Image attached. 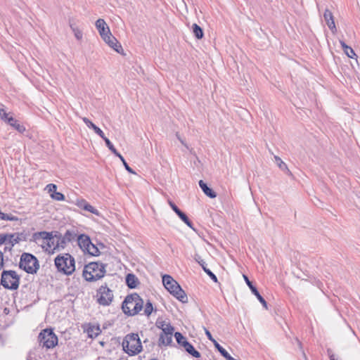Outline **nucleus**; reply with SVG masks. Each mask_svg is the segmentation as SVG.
I'll use <instances>...</instances> for the list:
<instances>
[{
    "mask_svg": "<svg viewBox=\"0 0 360 360\" xmlns=\"http://www.w3.org/2000/svg\"><path fill=\"white\" fill-rule=\"evenodd\" d=\"M106 264L101 262H92L84 266L82 276L88 282L98 281L105 276Z\"/></svg>",
    "mask_w": 360,
    "mask_h": 360,
    "instance_id": "obj_1",
    "label": "nucleus"
},
{
    "mask_svg": "<svg viewBox=\"0 0 360 360\" xmlns=\"http://www.w3.org/2000/svg\"><path fill=\"white\" fill-rule=\"evenodd\" d=\"M143 300L136 292L128 295L122 304V309L124 314L133 316L138 314L143 309Z\"/></svg>",
    "mask_w": 360,
    "mask_h": 360,
    "instance_id": "obj_2",
    "label": "nucleus"
},
{
    "mask_svg": "<svg viewBox=\"0 0 360 360\" xmlns=\"http://www.w3.org/2000/svg\"><path fill=\"white\" fill-rule=\"evenodd\" d=\"M165 288L182 303L188 302V297L181 285L170 276L165 274L162 277Z\"/></svg>",
    "mask_w": 360,
    "mask_h": 360,
    "instance_id": "obj_3",
    "label": "nucleus"
},
{
    "mask_svg": "<svg viewBox=\"0 0 360 360\" xmlns=\"http://www.w3.org/2000/svg\"><path fill=\"white\" fill-rule=\"evenodd\" d=\"M54 263L57 270L65 275L70 276L75 271V258L69 253L58 255Z\"/></svg>",
    "mask_w": 360,
    "mask_h": 360,
    "instance_id": "obj_4",
    "label": "nucleus"
},
{
    "mask_svg": "<svg viewBox=\"0 0 360 360\" xmlns=\"http://www.w3.org/2000/svg\"><path fill=\"white\" fill-rule=\"evenodd\" d=\"M124 352L129 356H134L142 351V345L137 333H130L125 336L122 341Z\"/></svg>",
    "mask_w": 360,
    "mask_h": 360,
    "instance_id": "obj_5",
    "label": "nucleus"
},
{
    "mask_svg": "<svg viewBox=\"0 0 360 360\" xmlns=\"http://www.w3.org/2000/svg\"><path fill=\"white\" fill-rule=\"evenodd\" d=\"M20 276L14 270H3L0 284L5 289L16 290L20 285Z\"/></svg>",
    "mask_w": 360,
    "mask_h": 360,
    "instance_id": "obj_6",
    "label": "nucleus"
},
{
    "mask_svg": "<svg viewBox=\"0 0 360 360\" xmlns=\"http://www.w3.org/2000/svg\"><path fill=\"white\" fill-rule=\"evenodd\" d=\"M39 266V262L34 255L28 252H23L21 255L19 267L27 274H36Z\"/></svg>",
    "mask_w": 360,
    "mask_h": 360,
    "instance_id": "obj_7",
    "label": "nucleus"
},
{
    "mask_svg": "<svg viewBox=\"0 0 360 360\" xmlns=\"http://www.w3.org/2000/svg\"><path fill=\"white\" fill-rule=\"evenodd\" d=\"M39 344L47 349L53 348L58 344V337L53 329L43 330L38 336Z\"/></svg>",
    "mask_w": 360,
    "mask_h": 360,
    "instance_id": "obj_8",
    "label": "nucleus"
},
{
    "mask_svg": "<svg viewBox=\"0 0 360 360\" xmlns=\"http://www.w3.org/2000/svg\"><path fill=\"white\" fill-rule=\"evenodd\" d=\"M97 302L102 306H109L114 298L112 290H111L106 283L102 285L96 290Z\"/></svg>",
    "mask_w": 360,
    "mask_h": 360,
    "instance_id": "obj_9",
    "label": "nucleus"
},
{
    "mask_svg": "<svg viewBox=\"0 0 360 360\" xmlns=\"http://www.w3.org/2000/svg\"><path fill=\"white\" fill-rule=\"evenodd\" d=\"M243 277H244V279L245 281V283L246 284L248 285V286L249 287V288L250 289L252 293L256 296V297L257 298V300L259 301V302L262 304V306L265 308V309H268L267 307V302L266 301L264 300V298L260 295L259 292L258 291L257 288H256L255 285H253L252 282L250 281L248 278V277L245 275H243Z\"/></svg>",
    "mask_w": 360,
    "mask_h": 360,
    "instance_id": "obj_10",
    "label": "nucleus"
},
{
    "mask_svg": "<svg viewBox=\"0 0 360 360\" xmlns=\"http://www.w3.org/2000/svg\"><path fill=\"white\" fill-rule=\"evenodd\" d=\"M105 145L115 156L118 157L120 159L127 171H128L131 174H135V172L133 170V169H131L129 166L124 157L117 150V149L115 148V146L109 139L106 140Z\"/></svg>",
    "mask_w": 360,
    "mask_h": 360,
    "instance_id": "obj_11",
    "label": "nucleus"
},
{
    "mask_svg": "<svg viewBox=\"0 0 360 360\" xmlns=\"http://www.w3.org/2000/svg\"><path fill=\"white\" fill-rule=\"evenodd\" d=\"M77 241L79 248L84 252H86V250L88 249V248L91 247V241L89 236L84 233L78 235Z\"/></svg>",
    "mask_w": 360,
    "mask_h": 360,
    "instance_id": "obj_12",
    "label": "nucleus"
},
{
    "mask_svg": "<svg viewBox=\"0 0 360 360\" xmlns=\"http://www.w3.org/2000/svg\"><path fill=\"white\" fill-rule=\"evenodd\" d=\"M323 18L326 25H328V28L331 30V32L333 33L336 32L337 29L334 21V17L332 12L328 8L325 9V11L323 13Z\"/></svg>",
    "mask_w": 360,
    "mask_h": 360,
    "instance_id": "obj_13",
    "label": "nucleus"
},
{
    "mask_svg": "<svg viewBox=\"0 0 360 360\" xmlns=\"http://www.w3.org/2000/svg\"><path fill=\"white\" fill-rule=\"evenodd\" d=\"M8 235H13V238H8V244L10 245L9 250H12V248L17 243H19L22 240H26L27 234L24 232L21 233H8Z\"/></svg>",
    "mask_w": 360,
    "mask_h": 360,
    "instance_id": "obj_14",
    "label": "nucleus"
},
{
    "mask_svg": "<svg viewBox=\"0 0 360 360\" xmlns=\"http://www.w3.org/2000/svg\"><path fill=\"white\" fill-rule=\"evenodd\" d=\"M82 120L89 129H92L94 132L105 141V143L106 142V140L108 139L105 136L103 131L98 127L94 124L87 117H83Z\"/></svg>",
    "mask_w": 360,
    "mask_h": 360,
    "instance_id": "obj_15",
    "label": "nucleus"
},
{
    "mask_svg": "<svg viewBox=\"0 0 360 360\" xmlns=\"http://www.w3.org/2000/svg\"><path fill=\"white\" fill-rule=\"evenodd\" d=\"M33 240L37 242L40 239L42 240V246L46 241V240H50L52 238V231L51 232H47L45 231H39L33 233L32 235Z\"/></svg>",
    "mask_w": 360,
    "mask_h": 360,
    "instance_id": "obj_16",
    "label": "nucleus"
},
{
    "mask_svg": "<svg viewBox=\"0 0 360 360\" xmlns=\"http://www.w3.org/2000/svg\"><path fill=\"white\" fill-rule=\"evenodd\" d=\"M125 282L127 287L130 289L136 288L140 283L138 278L131 273L127 274L125 277Z\"/></svg>",
    "mask_w": 360,
    "mask_h": 360,
    "instance_id": "obj_17",
    "label": "nucleus"
},
{
    "mask_svg": "<svg viewBox=\"0 0 360 360\" xmlns=\"http://www.w3.org/2000/svg\"><path fill=\"white\" fill-rule=\"evenodd\" d=\"M96 27L101 35V37H103V34L105 33H108L110 34V30L108 27L105 21L103 19L99 18L96 21Z\"/></svg>",
    "mask_w": 360,
    "mask_h": 360,
    "instance_id": "obj_18",
    "label": "nucleus"
},
{
    "mask_svg": "<svg viewBox=\"0 0 360 360\" xmlns=\"http://www.w3.org/2000/svg\"><path fill=\"white\" fill-rule=\"evenodd\" d=\"M200 188L202 189L203 193L210 198H215L217 197V193L203 181L200 180L198 182Z\"/></svg>",
    "mask_w": 360,
    "mask_h": 360,
    "instance_id": "obj_19",
    "label": "nucleus"
},
{
    "mask_svg": "<svg viewBox=\"0 0 360 360\" xmlns=\"http://www.w3.org/2000/svg\"><path fill=\"white\" fill-rule=\"evenodd\" d=\"M4 122L8 123L9 125L13 127L15 129H16L20 133H23L25 131V127L19 124L18 121L13 117H8L6 118Z\"/></svg>",
    "mask_w": 360,
    "mask_h": 360,
    "instance_id": "obj_20",
    "label": "nucleus"
},
{
    "mask_svg": "<svg viewBox=\"0 0 360 360\" xmlns=\"http://www.w3.org/2000/svg\"><path fill=\"white\" fill-rule=\"evenodd\" d=\"M183 347L192 356H193L196 359H199L201 357V354L198 350H196L195 349V347H193V345L191 343H190L188 341L184 342Z\"/></svg>",
    "mask_w": 360,
    "mask_h": 360,
    "instance_id": "obj_21",
    "label": "nucleus"
},
{
    "mask_svg": "<svg viewBox=\"0 0 360 360\" xmlns=\"http://www.w3.org/2000/svg\"><path fill=\"white\" fill-rule=\"evenodd\" d=\"M214 347L226 360H240L232 357L229 352L217 342L214 343Z\"/></svg>",
    "mask_w": 360,
    "mask_h": 360,
    "instance_id": "obj_22",
    "label": "nucleus"
},
{
    "mask_svg": "<svg viewBox=\"0 0 360 360\" xmlns=\"http://www.w3.org/2000/svg\"><path fill=\"white\" fill-rule=\"evenodd\" d=\"M55 236L56 237V241L54 250L59 248H65L68 242L65 240L63 236L58 231H55Z\"/></svg>",
    "mask_w": 360,
    "mask_h": 360,
    "instance_id": "obj_23",
    "label": "nucleus"
},
{
    "mask_svg": "<svg viewBox=\"0 0 360 360\" xmlns=\"http://www.w3.org/2000/svg\"><path fill=\"white\" fill-rule=\"evenodd\" d=\"M193 35L198 39H201L204 37V31L202 28L196 23H193L191 26Z\"/></svg>",
    "mask_w": 360,
    "mask_h": 360,
    "instance_id": "obj_24",
    "label": "nucleus"
},
{
    "mask_svg": "<svg viewBox=\"0 0 360 360\" xmlns=\"http://www.w3.org/2000/svg\"><path fill=\"white\" fill-rule=\"evenodd\" d=\"M172 343V335H165L164 334H160L158 341V345L161 347L162 345H171Z\"/></svg>",
    "mask_w": 360,
    "mask_h": 360,
    "instance_id": "obj_25",
    "label": "nucleus"
},
{
    "mask_svg": "<svg viewBox=\"0 0 360 360\" xmlns=\"http://www.w3.org/2000/svg\"><path fill=\"white\" fill-rule=\"evenodd\" d=\"M275 160L278 167L282 170L285 172L287 174L291 175V172L288 169L286 164L278 156H275Z\"/></svg>",
    "mask_w": 360,
    "mask_h": 360,
    "instance_id": "obj_26",
    "label": "nucleus"
},
{
    "mask_svg": "<svg viewBox=\"0 0 360 360\" xmlns=\"http://www.w3.org/2000/svg\"><path fill=\"white\" fill-rule=\"evenodd\" d=\"M77 235L74 231L68 230L63 235V237L65 238V240L68 241V243L72 242L75 240H77Z\"/></svg>",
    "mask_w": 360,
    "mask_h": 360,
    "instance_id": "obj_27",
    "label": "nucleus"
},
{
    "mask_svg": "<svg viewBox=\"0 0 360 360\" xmlns=\"http://www.w3.org/2000/svg\"><path fill=\"white\" fill-rule=\"evenodd\" d=\"M177 215L188 227H190L193 230H195V229L193 226V222L189 219L188 216L183 211H181Z\"/></svg>",
    "mask_w": 360,
    "mask_h": 360,
    "instance_id": "obj_28",
    "label": "nucleus"
},
{
    "mask_svg": "<svg viewBox=\"0 0 360 360\" xmlns=\"http://www.w3.org/2000/svg\"><path fill=\"white\" fill-rule=\"evenodd\" d=\"M107 44L108 46L111 48H112L116 52L121 53V51H122V47L120 44V43L117 41L116 39V41L110 40L109 41H107Z\"/></svg>",
    "mask_w": 360,
    "mask_h": 360,
    "instance_id": "obj_29",
    "label": "nucleus"
},
{
    "mask_svg": "<svg viewBox=\"0 0 360 360\" xmlns=\"http://www.w3.org/2000/svg\"><path fill=\"white\" fill-rule=\"evenodd\" d=\"M154 310L155 309H154L153 303L151 302V301L150 300H148L146 303V304H145L144 313L143 314L146 316L149 317Z\"/></svg>",
    "mask_w": 360,
    "mask_h": 360,
    "instance_id": "obj_30",
    "label": "nucleus"
},
{
    "mask_svg": "<svg viewBox=\"0 0 360 360\" xmlns=\"http://www.w3.org/2000/svg\"><path fill=\"white\" fill-rule=\"evenodd\" d=\"M86 252L92 256H98L100 255L98 248L92 243L91 247L88 248V249L86 250Z\"/></svg>",
    "mask_w": 360,
    "mask_h": 360,
    "instance_id": "obj_31",
    "label": "nucleus"
},
{
    "mask_svg": "<svg viewBox=\"0 0 360 360\" xmlns=\"http://www.w3.org/2000/svg\"><path fill=\"white\" fill-rule=\"evenodd\" d=\"M174 335L177 343L182 347H184L185 342H188L186 338L180 332H176Z\"/></svg>",
    "mask_w": 360,
    "mask_h": 360,
    "instance_id": "obj_32",
    "label": "nucleus"
},
{
    "mask_svg": "<svg viewBox=\"0 0 360 360\" xmlns=\"http://www.w3.org/2000/svg\"><path fill=\"white\" fill-rule=\"evenodd\" d=\"M174 331V328L170 323H168L165 328H162V332L160 334H164V336L167 335H173Z\"/></svg>",
    "mask_w": 360,
    "mask_h": 360,
    "instance_id": "obj_33",
    "label": "nucleus"
},
{
    "mask_svg": "<svg viewBox=\"0 0 360 360\" xmlns=\"http://www.w3.org/2000/svg\"><path fill=\"white\" fill-rule=\"evenodd\" d=\"M101 333V330L100 329L99 326L97 327H93L90 328V330H88V333L89 337L93 338L94 335L95 337L98 336Z\"/></svg>",
    "mask_w": 360,
    "mask_h": 360,
    "instance_id": "obj_34",
    "label": "nucleus"
},
{
    "mask_svg": "<svg viewBox=\"0 0 360 360\" xmlns=\"http://www.w3.org/2000/svg\"><path fill=\"white\" fill-rule=\"evenodd\" d=\"M56 237L55 236V231H52V238L50 240H46L44 244H46L49 248H51L52 247L54 248L56 245Z\"/></svg>",
    "mask_w": 360,
    "mask_h": 360,
    "instance_id": "obj_35",
    "label": "nucleus"
},
{
    "mask_svg": "<svg viewBox=\"0 0 360 360\" xmlns=\"http://www.w3.org/2000/svg\"><path fill=\"white\" fill-rule=\"evenodd\" d=\"M194 259L200 265L203 271L205 270V269H207V264L201 258V257L198 254H195L194 255Z\"/></svg>",
    "mask_w": 360,
    "mask_h": 360,
    "instance_id": "obj_36",
    "label": "nucleus"
},
{
    "mask_svg": "<svg viewBox=\"0 0 360 360\" xmlns=\"http://www.w3.org/2000/svg\"><path fill=\"white\" fill-rule=\"evenodd\" d=\"M70 26L74 32L75 37L77 38V39L80 40L82 38V31L79 30L77 27L73 26L72 24H70Z\"/></svg>",
    "mask_w": 360,
    "mask_h": 360,
    "instance_id": "obj_37",
    "label": "nucleus"
},
{
    "mask_svg": "<svg viewBox=\"0 0 360 360\" xmlns=\"http://www.w3.org/2000/svg\"><path fill=\"white\" fill-rule=\"evenodd\" d=\"M51 198H53L56 200H58V201L65 200V195L62 193L57 192V191H56L54 193H51Z\"/></svg>",
    "mask_w": 360,
    "mask_h": 360,
    "instance_id": "obj_38",
    "label": "nucleus"
},
{
    "mask_svg": "<svg viewBox=\"0 0 360 360\" xmlns=\"http://www.w3.org/2000/svg\"><path fill=\"white\" fill-rule=\"evenodd\" d=\"M13 235H8V233L0 234V245L2 244H8V238H13Z\"/></svg>",
    "mask_w": 360,
    "mask_h": 360,
    "instance_id": "obj_39",
    "label": "nucleus"
},
{
    "mask_svg": "<svg viewBox=\"0 0 360 360\" xmlns=\"http://www.w3.org/2000/svg\"><path fill=\"white\" fill-rule=\"evenodd\" d=\"M204 271L207 274V275L214 282L218 283V279L217 276L208 268L205 269Z\"/></svg>",
    "mask_w": 360,
    "mask_h": 360,
    "instance_id": "obj_40",
    "label": "nucleus"
},
{
    "mask_svg": "<svg viewBox=\"0 0 360 360\" xmlns=\"http://www.w3.org/2000/svg\"><path fill=\"white\" fill-rule=\"evenodd\" d=\"M84 210L88 211V212H91L92 214H94L96 216L99 215L98 210H96L93 206H91L89 203H87L86 206L85 207V210Z\"/></svg>",
    "mask_w": 360,
    "mask_h": 360,
    "instance_id": "obj_41",
    "label": "nucleus"
},
{
    "mask_svg": "<svg viewBox=\"0 0 360 360\" xmlns=\"http://www.w3.org/2000/svg\"><path fill=\"white\" fill-rule=\"evenodd\" d=\"M168 203L170 206V207L172 209V210L178 214L181 212V210L176 205V204L172 202L171 200H168Z\"/></svg>",
    "mask_w": 360,
    "mask_h": 360,
    "instance_id": "obj_42",
    "label": "nucleus"
},
{
    "mask_svg": "<svg viewBox=\"0 0 360 360\" xmlns=\"http://www.w3.org/2000/svg\"><path fill=\"white\" fill-rule=\"evenodd\" d=\"M101 38L106 44L107 41H109L110 40L116 41V38L114 36H112L111 33L110 34H109L108 32L104 34L103 37H101Z\"/></svg>",
    "mask_w": 360,
    "mask_h": 360,
    "instance_id": "obj_43",
    "label": "nucleus"
},
{
    "mask_svg": "<svg viewBox=\"0 0 360 360\" xmlns=\"http://www.w3.org/2000/svg\"><path fill=\"white\" fill-rule=\"evenodd\" d=\"M46 189L50 194L54 193L57 190V186L54 184H49L46 186Z\"/></svg>",
    "mask_w": 360,
    "mask_h": 360,
    "instance_id": "obj_44",
    "label": "nucleus"
},
{
    "mask_svg": "<svg viewBox=\"0 0 360 360\" xmlns=\"http://www.w3.org/2000/svg\"><path fill=\"white\" fill-rule=\"evenodd\" d=\"M345 53L350 58H354V56H356L354 51L350 46H349V50H346Z\"/></svg>",
    "mask_w": 360,
    "mask_h": 360,
    "instance_id": "obj_45",
    "label": "nucleus"
},
{
    "mask_svg": "<svg viewBox=\"0 0 360 360\" xmlns=\"http://www.w3.org/2000/svg\"><path fill=\"white\" fill-rule=\"evenodd\" d=\"M87 203H88V202L86 200L82 199V200H77V202L76 205L79 208L85 210V207L86 206Z\"/></svg>",
    "mask_w": 360,
    "mask_h": 360,
    "instance_id": "obj_46",
    "label": "nucleus"
},
{
    "mask_svg": "<svg viewBox=\"0 0 360 360\" xmlns=\"http://www.w3.org/2000/svg\"><path fill=\"white\" fill-rule=\"evenodd\" d=\"M295 342H297V346H298V347L300 348V351L302 352V355H303V356L304 357V359H307V356H306V354H305V353H304V350H303V347H302V342L300 341V340H299L297 338H296L295 339Z\"/></svg>",
    "mask_w": 360,
    "mask_h": 360,
    "instance_id": "obj_47",
    "label": "nucleus"
},
{
    "mask_svg": "<svg viewBox=\"0 0 360 360\" xmlns=\"http://www.w3.org/2000/svg\"><path fill=\"white\" fill-rule=\"evenodd\" d=\"M205 328V335L207 336V338L213 342V344L217 342L212 337L211 333L207 330Z\"/></svg>",
    "mask_w": 360,
    "mask_h": 360,
    "instance_id": "obj_48",
    "label": "nucleus"
},
{
    "mask_svg": "<svg viewBox=\"0 0 360 360\" xmlns=\"http://www.w3.org/2000/svg\"><path fill=\"white\" fill-rule=\"evenodd\" d=\"M327 354L329 356L330 360H336L334 354L333 353V351L330 348H328L327 349Z\"/></svg>",
    "mask_w": 360,
    "mask_h": 360,
    "instance_id": "obj_49",
    "label": "nucleus"
},
{
    "mask_svg": "<svg viewBox=\"0 0 360 360\" xmlns=\"http://www.w3.org/2000/svg\"><path fill=\"white\" fill-rule=\"evenodd\" d=\"M4 252L0 250V270L4 267Z\"/></svg>",
    "mask_w": 360,
    "mask_h": 360,
    "instance_id": "obj_50",
    "label": "nucleus"
},
{
    "mask_svg": "<svg viewBox=\"0 0 360 360\" xmlns=\"http://www.w3.org/2000/svg\"><path fill=\"white\" fill-rule=\"evenodd\" d=\"M340 44H341V46H342V49H343L344 52H345L346 50H349V46H347V45L345 44V41H340Z\"/></svg>",
    "mask_w": 360,
    "mask_h": 360,
    "instance_id": "obj_51",
    "label": "nucleus"
},
{
    "mask_svg": "<svg viewBox=\"0 0 360 360\" xmlns=\"http://www.w3.org/2000/svg\"><path fill=\"white\" fill-rule=\"evenodd\" d=\"M160 326H158L162 330V328H165L164 326H166L167 324L165 323V321H162L160 323Z\"/></svg>",
    "mask_w": 360,
    "mask_h": 360,
    "instance_id": "obj_52",
    "label": "nucleus"
},
{
    "mask_svg": "<svg viewBox=\"0 0 360 360\" xmlns=\"http://www.w3.org/2000/svg\"><path fill=\"white\" fill-rule=\"evenodd\" d=\"M27 360H32V356H31V354H29V355L27 356Z\"/></svg>",
    "mask_w": 360,
    "mask_h": 360,
    "instance_id": "obj_53",
    "label": "nucleus"
},
{
    "mask_svg": "<svg viewBox=\"0 0 360 360\" xmlns=\"http://www.w3.org/2000/svg\"><path fill=\"white\" fill-rule=\"evenodd\" d=\"M9 248H10V247H7V246H6V247L4 248V252H6L7 250L10 251V250H9Z\"/></svg>",
    "mask_w": 360,
    "mask_h": 360,
    "instance_id": "obj_54",
    "label": "nucleus"
},
{
    "mask_svg": "<svg viewBox=\"0 0 360 360\" xmlns=\"http://www.w3.org/2000/svg\"><path fill=\"white\" fill-rule=\"evenodd\" d=\"M151 360H158V359H151Z\"/></svg>",
    "mask_w": 360,
    "mask_h": 360,
    "instance_id": "obj_55",
    "label": "nucleus"
},
{
    "mask_svg": "<svg viewBox=\"0 0 360 360\" xmlns=\"http://www.w3.org/2000/svg\"><path fill=\"white\" fill-rule=\"evenodd\" d=\"M336 360H338V359H336Z\"/></svg>",
    "mask_w": 360,
    "mask_h": 360,
    "instance_id": "obj_56",
    "label": "nucleus"
}]
</instances>
